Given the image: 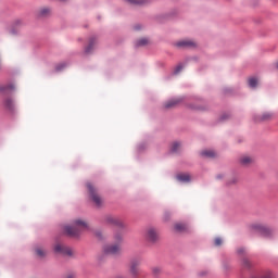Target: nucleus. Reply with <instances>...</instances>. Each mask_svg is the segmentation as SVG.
Returning <instances> with one entry per match:
<instances>
[{
  "label": "nucleus",
  "instance_id": "1a4fd4ad",
  "mask_svg": "<svg viewBox=\"0 0 278 278\" xmlns=\"http://www.w3.org/2000/svg\"><path fill=\"white\" fill-rule=\"evenodd\" d=\"M174 231H176V233H188L190 226L184 223H177L174 225Z\"/></svg>",
  "mask_w": 278,
  "mask_h": 278
},
{
  "label": "nucleus",
  "instance_id": "bb28decb",
  "mask_svg": "<svg viewBox=\"0 0 278 278\" xmlns=\"http://www.w3.org/2000/svg\"><path fill=\"white\" fill-rule=\"evenodd\" d=\"M215 247H220V244H223V239L220 238H216L214 241Z\"/></svg>",
  "mask_w": 278,
  "mask_h": 278
},
{
  "label": "nucleus",
  "instance_id": "c756f323",
  "mask_svg": "<svg viewBox=\"0 0 278 278\" xmlns=\"http://www.w3.org/2000/svg\"><path fill=\"white\" fill-rule=\"evenodd\" d=\"M66 66L64 63L56 66V71H62Z\"/></svg>",
  "mask_w": 278,
  "mask_h": 278
},
{
  "label": "nucleus",
  "instance_id": "412c9836",
  "mask_svg": "<svg viewBox=\"0 0 278 278\" xmlns=\"http://www.w3.org/2000/svg\"><path fill=\"white\" fill-rule=\"evenodd\" d=\"M249 86L250 88H257V78H250Z\"/></svg>",
  "mask_w": 278,
  "mask_h": 278
},
{
  "label": "nucleus",
  "instance_id": "cd10ccee",
  "mask_svg": "<svg viewBox=\"0 0 278 278\" xmlns=\"http://www.w3.org/2000/svg\"><path fill=\"white\" fill-rule=\"evenodd\" d=\"M13 25H25V22H23V20H15Z\"/></svg>",
  "mask_w": 278,
  "mask_h": 278
},
{
  "label": "nucleus",
  "instance_id": "aec40b11",
  "mask_svg": "<svg viewBox=\"0 0 278 278\" xmlns=\"http://www.w3.org/2000/svg\"><path fill=\"white\" fill-rule=\"evenodd\" d=\"M144 45H149V39L142 38L137 41V47H144Z\"/></svg>",
  "mask_w": 278,
  "mask_h": 278
},
{
  "label": "nucleus",
  "instance_id": "f03ea898",
  "mask_svg": "<svg viewBox=\"0 0 278 278\" xmlns=\"http://www.w3.org/2000/svg\"><path fill=\"white\" fill-rule=\"evenodd\" d=\"M87 190L91 201L97 205V207H101L103 205V198L99 194V191L94 188L92 182H87Z\"/></svg>",
  "mask_w": 278,
  "mask_h": 278
},
{
  "label": "nucleus",
  "instance_id": "6e6552de",
  "mask_svg": "<svg viewBox=\"0 0 278 278\" xmlns=\"http://www.w3.org/2000/svg\"><path fill=\"white\" fill-rule=\"evenodd\" d=\"M239 164L245 167L252 166V164H255V159L253 156L242 155L239 159Z\"/></svg>",
  "mask_w": 278,
  "mask_h": 278
},
{
  "label": "nucleus",
  "instance_id": "423d86ee",
  "mask_svg": "<svg viewBox=\"0 0 278 278\" xmlns=\"http://www.w3.org/2000/svg\"><path fill=\"white\" fill-rule=\"evenodd\" d=\"M104 253H108L109 255H118L121 253V244L113 243V244L106 245L104 248Z\"/></svg>",
  "mask_w": 278,
  "mask_h": 278
},
{
  "label": "nucleus",
  "instance_id": "f3484780",
  "mask_svg": "<svg viewBox=\"0 0 278 278\" xmlns=\"http://www.w3.org/2000/svg\"><path fill=\"white\" fill-rule=\"evenodd\" d=\"M179 149H181V143L179 142H174L172 144L170 151L172 153H177V151H179Z\"/></svg>",
  "mask_w": 278,
  "mask_h": 278
},
{
  "label": "nucleus",
  "instance_id": "6ab92c4d",
  "mask_svg": "<svg viewBox=\"0 0 278 278\" xmlns=\"http://www.w3.org/2000/svg\"><path fill=\"white\" fill-rule=\"evenodd\" d=\"M115 244H123V235L122 233H116L114 236Z\"/></svg>",
  "mask_w": 278,
  "mask_h": 278
},
{
  "label": "nucleus",
  "instance_id": "0eeeda50",
  "mask_svg": "<svg viewBox=\"0 0 278 278\" xmlns=\"http://www.w3.org/2000/svg\"><path fill=\"white\" fill-rule=\"evenodd\" d=\"M146 238L148 242H157V238H160V235L157 233V229L148 228Z\"/></svg>",
  "mask_w": 278,
  "mask_h": 278
},
{
  "label": "nucleus",
  "instance_id": "2eb2a0df",
  "mask_svg": "<svg viewBox=\"0 0 278 278\" xmlns=\"http://www.w3.org/2000/svg\"><path fill=\"white\" fill-rule=\"evenodd\" d=\"M94 42H97V39L91 38L89 40V45L88 47L85 49L86 53H90V51H92L93 47H94Z\"/></svg>",
  "mask_w": 278,
  "mask_h": 278
},
{
  "label": "nucleus",
  "instance_id": "dca6fc26",
  "mask_svg": "<svg viewBox=\"0 0 278 278\" xmlns=\"http://www.w3.org/2000/svg\"><path fill=\"white\" fill-rule=\"evenodd\" d=\"M128 3H131L132 5H144L147 3V0H126Z\"/></svg>",
  "mask_w": 278,
  "mask_h": 278
},
{
  "label": "nucleus",
  "instance_id": "39448f33",
  "mask_svg": "<svg viewBox=\"0 0 278 278\" xmlns=\"http://www.w3.org/2000/svg\"><path fill=\"white\" fill-rule=\"evenodd\" d=\"M104 223H106V225H111L112 227H118V229H123V227H125V224L121 218L112 215H106L104 217Z\"/></svg>",
  "mask_w": 278,
  "mask_h": 278
},
{
  "label": "nucleus",
  "instance_id": "a211bd4d",
  "mask_svg": "<svg viewBox=\"0 0 278 278\" xmlns=\"http://www.w3.org/2000/svg\"><path fill=\"white\" fill-rule=\"evenodd\" d=\"M252 278H273V274L270 271H267V273L262 274V275L252 276Z\"/></svg>",
  "mask_w": 278,
  "mask_h": 278
},
{
  "label": "nucleus",
  "instance_id": "f257e3e1",
  "mask_svg": "<svg viewBox=\"0 0 278 278\" xmlns=\"http://www.w3.org/2000/svg\"><path fill=\"white\" fill-rule=\"evenodd\" d=\"M86 229H88V223L84 219H76L73 226H65L64 231L67 236L75 238L81 233V231H86Z\"/></svg>",
  "mask_w": 278,
  "mask_h": 278
},
{
  "label": "nucleus",
  "instance_id": "2f4dec72",
  "mask_svg": "<svg viewBox=\"0 0 278 278\" xmlns=\"http://www.w3.org/2000/svg\"><path fill=\"white\" fill-rule=\"evenodd\" d=\"M66 278H75V275L70 274V275H67V277H66Z\"/></svg>",
  "mask_w": 278,
  "mask_h": 278
},
{
  "label": "nucleus",
  "instance_id": "9b49d317",
  "mask_svg": "<svg viewBox=\"0 0 278 278\" xmlns=\"http://www.w3.org/2000/svg\"><path fill=\"white\" fill-rule=\"evenodd\" d=\"M179 103H181V99H173V100L165 102L164 108H165V110H170L172 108L179 105Z\"/></svg>",
  "mask_w": 278,
  "mask_h": 278
},
{
  "label": "nucleus",
  "instance_id": "5701e85b",
  "mask_svg": "<svg viewBox=\"0 0 278 278\" xmlns=\"http://www.w3.org/2000/svg\"><path fill=\"white\" fill-rule=\"evenodd\" d=\"M270 118H273V114L270 113H264L262 115V121H270Z\"/></svg>",
  "mask_w": 278,
  "mask_h": 278
},
{
  "label": "nucleus",
  "instance_id": "72a5a7b5",
  "mask_svg": "<svg viewBox=\"0 0 278 278\" xmlns=\"http://www.w3.org/2000/svg\"><path fill=\"white\" fill-rule=\"evenodd\" d=\"M276 68H278V61L276 62Z\"/></svg>",
  "mask_w": 278,
  "mask_h": 278
},
{
  "label": "nucleus",
  "instance_id": "c85d7f7f",
  "mask_svg": "<svg viewBox=\"0 0 278 278\" xmlns=\"http://www.w3.org/2000/svg\"><path fill=\"white\" fill-rule=\"evenodd\" d=\"M229 186H231V184H238V177H232L229 181H228Z\"/></svg>",
  "mask_w": 278,
  "mask_h": 278
},
{
  "label": "nucleus",
  "instance_id": "9d476101",
  "mask_svg": "<svg viewBox=\"0 0 278 278\" xmlns=\"http://www.w3.org/2000/svg\"><path fill=\"white\" fill-rule=\"evenodd\" d=\"M176 46L179 48H187V47H197V43L190 39H184L176 42Z\"/></svg>",
  "mask_w": 278,
  "mask_h": 278
},
{
  "label": "nucleus",
  "instance_id": "7ed1b4c3",
  "mask_svg": "<svg viewBox=\"0 0 278 278\" xmlns=\"http://www.w3.org/2000/svg\"><path fill=\"white\" fill-rule=\"evenodd\" d=\"M53 249L54 253H58L59 255H64L65 257H73V255H75V251H73L71 248L66 247L63 243H55Z\"/></svg>",
  "mask_w": 278,
  "mask_h": 278
},
{
  "label": "nucleus",
  "instance_id": "4468645a",
  "mask_svg": "<svg viewBox=\"0 0 278 278\" xmlns=\"http://www.w3.org/2000/svg\"><path fill=\"white\" fill-rule=\"evenodd\" d=\"M201 155H203V157H216V152L213 150H204L201 152Z\"/></svg>",
  "mask_w": 278,
  "mask_h": 278
},
{
  "label": "nucleus",
  "instance_id": "20e7f679",
  "mask_svg": "<svg viewBox=\"0 0 278 278\" xmlns=\"http://www.w3.org/2000/svg\"><path fill=\"white\" fill-rule=\"evenodd\" d=\"M142 264V258L135 257L129 262V273L132 277H138L140 275V265Z\"/></svg>",
  "mask_w": 278,
  "mask_h": 278
},
{
  "label": "nucleus",
  "instance_id": "473e14b6",
  "mask_svg": "<svg viewBox=\"0 0 278 278\" xmlns=\"http://www.w3.org/2000/svg\"><path fill=\"white\" fill-rule=\"evenodd\" d=\"M135 29H140V26H138V25H137V26H135Z\"/></svg>",
  "mask_w": 278,
  "mask_h": 278
},
{
  "label": "nucleus",
  "instance_id": "f704fd0d",
  "mask_svg": "<svg viewBox=\"0 0 278 278\" xmlns=\"http://www.w3.org/2000/svg\"><path fill=\"white\" fill-rule=\"evenodd\" d=\"M61 1H65V0H61Z\"/></svg>",
  "mask_w": 278,
  "mask_h": 278
},
{
  "label": "nucleus",
  "instance_id": "a878e982",
  "mask_svg": "<svg viewBox=\"0 0 278 278\" xmlns=\"http://www.w3.org/2000/svg\"><path fill=\"white\" fill-rule=\"evenodd\" d=\"M184 70L182 65H178L175 71H174V75H178V73H181V71Z\"/></svg>",
  "mask_w": 278,
  "mask_h": 278
},
{
  "label": "nucleus",
  "instance_id": "4be33fe9",
  "mask_svg": "<svg viewBox=\"0 0 278 278\" xmlns=\"http://www.w3.org/2000/svg\"><path fill=\"white\" fill-rule=\"evenodd\" d=\"M51 12L48 8H43L39 11V16H48V14Z\"/></svg>",
  "mask_w": 278,
  "mask_h": 278
},
{
  "label": "nucleus",
  "instance_id": "f8f14e48",
  "mask_svg": "<svg viewBox=\"0 0 278 278\" xmlns=\"http://www.w3.org/2000/svg\"><path fill=\"white\" fill-rule=\"evenodd\" d=\"M4 108L9 110V112H13L14 111V102L12 101V99H7L4 101Z\"/></svg>",
  "mask_w": 278,
  "mask_h": 278
},
{
  "label": "nucleus",
  "instance_id": "ddd939ff",
  "mask_svg": "<svg viewBox=\"0 0 278 278\" xmlns=\"http://www.w3.org/2000/svg\"><path fill=\"white\" fill-rule=\"evenodd\" d=\"M176 179H177L178 181L188 182V181H190V176H189L188 174H178V175L176 176Z\"/></svg>",
  "mask_w": 278,
  "mask_h": 278
},
{
  "label": "nucleus",
  "instance_id": "7c9ffc66",
  "mask_svg": "<svg viewBox=\"0 0 278 278\" xmlns=\"http://www.w3.org/2000/svg\"><path fill=\"white\" fill-rule=\"evenodd\" d=\"M243 264H244V266H249V261L244 260Z\"/></svg>",
  "mask_w": 278,
  "mask_h": 278
},
{
  "label": "nucleus",
  "instance_id": "b1692460",
  "mask_svg": "<svg viewBox=\"0 0 278 278\" xmlns=\"http://www.w3.org/2000/svg\"><path fill=\"white\" fill-rule=\"evenodd\" d=\"M36 253L39 257H45V255H47V252L42 249H37Z\"/></svg>",
  "mask_w": 278,
  "mask_h": 278
},
{
  "label": "nucleus",
  "instance_id": "393cba45",
  "mask_svg": "<svg viewBox=\"0 0 278 278\" xmlns=\"http://www.w3.org/2000/svg\"><path fill=\"white\" fill-rule=\"evenodd\" d=\"M152 273H153V275L157 276V275H160V274L162 273V268H160V267H153V268H152Z\"/></svg>",
  "mask_w": 278,
  "mask_h": 278
}]
</instances>
